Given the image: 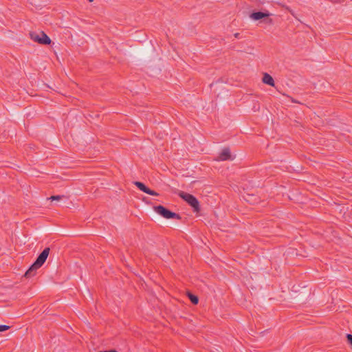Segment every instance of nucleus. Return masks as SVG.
I'll return each mask as SVG.
<instances>
[{"mask_svg": "<svg viewBox=\"0 0 352 352\" xmlns=\"http://www.w3.org/2000/svg\"><path fill=\"white\" fill-rule=\"evenodd\" d=\"M30 38L40 45L51 46L54 44L52 39L43 31L30 32Z\"/></svg>", "mask_w": 352, "mask_h": 352, "instance_id": "nucleus-3", "label": "nucleus"}, {"mask_svg": "<svg viewBox=\"0 0 352 352\" xmlns=\"http://www.w3.org/2000/svg\"><path fill=\"white\" fill-rule=\"evenodd\" d=\"M63 196H60V195H55V196H52L49 198V199L50 200H60Z\"/></svg>", "mask_w": 352, "mask_h": 352, "instance_id": "nucleus-13", "label": "nucleus"}, {"mask_svg": "<svg viewBox=\"0 0 352 352\" xmlns=\"http://www.w3.org/2000/svg\"><path fill=\"white\" fill-rule=\"evenodd\" d=\"M262 81L263 83H265L266 85H270L272 87L274 86V80L273 78L267 73H265L263 74Z\"/></svg>", "mask_w": 352, "mask_h": 352, "instance_id": "nucleus-10", "label": "nucleus"}, {"mask_svg": "<svg viewBox=\"0 0 352 352\" xmlns=\"http://www.w3.org/2000/svg\"><path fill=\"white\" fill-rule=\"evenodd\" d=\"M179 195L193 208L195 212L200 210L199 202L195 196L184 192H180Z\"/></svg>", "mask_w": 352, "mask_h": 352, "instance_id": "nucleus-4", "label": "nucleus"}, {"mask_svg": "<svg viewBox=\"0 0 352 352\" xmlns=\"http://www.w3.org/2000/svg\"><path fill=\"white\" fill-rule=\"evenodd\" d=\"M153 210L157 214L167 219L175 218L179 219V217L177 214L168 210L162 206H154Z\"/></svg>", "mask_w": 352, "mask_h": 352, "instance_id": "nucleus-5", "label": "nucleus"}, {"mask_svg": "<svg viewBox=\"0 0 352 352\" xmlns=\"http://www.w3.org/2000/svg\"><path fill=\"white\" fill-rule=\"evenodd\" d=\"M134 184L141 191H142L148 195H153V196H157L159 195L157 192H155L153 190H151L150 188H148L147 186H146L143 183H142L140 182H135Z\"/></svg>", "mask_w": 352, "mask_h": 352, "instance_id": "nucleus-8", "label": "nucleus"}, {"mask_svg": "<svg viewBox=\"0 0 352 352\" xmlns=\"http://www.w3.org/2000/svg\"><path fill=\"white\" fill-rule=\"evenodd\" d=\"M251 21L258 22V23L272 24L273 19L272 14L267 11H256L252 12L250 16Z\"/></svg>", "mask_w": 352, "mask_h": 352, "instance_id": "nucleus-2", "label": "nucleus"}, {"mask_svg": "<svg viewBox=\"0 0 352 352\" xmlns=\"http://www.w3.org/2000/svg\"><path fill=\"white\" fill-rule=\"evenodd\" d=\"M346 338L348 340L349 343L352 346V335L351 334H347Z\"/></svg>", "mask_w": 352, "mask_h": 352, "instance_id": "nucleus-14", "label": "nucleus"}, {"mask_svg": "<svg viewBox=\"0 0 352 352\" xmlns=\"http://www.w3.org/2000/svg\"><path fill=\"white\" fill-rule=\"evenodd\" d=\"M188 297H189V298H190V301H191L193 304L196 305V304H197V303H198L199 300H198L197 296H195V295H193V294H190L188 295Z\"/></svg>", "mask_w": 352, "mask_h": 352, "instance_id": "nucleus-11", "label": "nucleus"}, {"mask_svg": "<svg viewBox=\"0 0 352 352\" xmlns=\"http://www.w3.org/2000/svg\"><path fill=\"white\" fill-rule=\"evenodd\" d=\"M234 157H232L230 153V150L228 148H224L221 152L219 153L218 156V160L219 161H226V160H232Z\"/></svg>", "mask_w": 352, "mask_h": 352, "instance_id": "nucleus-9", "label": "nucleus"}, {"mask_svg": "<svg viewBox=\"0 0 352 352\" xmlns=\"http://www.w3.org/2000/svg\"><path fill=\"white\" fill-rule=\"evenodd\" d=\"M134 184L141 191H142L148 195H153V196H157L159 195L157 192H155L153 190H151L150 188H148L147 186H146L143 183H142L140 182H135Z\"/></svg>", "mask_w": 352, "mask_h": 352, "instance_id": "nucleus-6", "label": "nucleus"}, {"mask_svg": "<svg viewBox=\"0 0 352 352\" xmlns=\"http://www.w3.org/2000/svg\"><path fill=\"white\" fill-rule=\"evenodd\" d=\"M9 329H10V326H8V325H5V324L0 325V332L6 331Z\"/></svg>", "mask_w": 352, "mask_h": 352, "instance_id": "nucleus-12", "label": "nucleus"}, {"mask_svg": "<svg viewBox=\"0 0 352 352\" xmlns=\"http://www.w3.org/2000/svg\"><path fill=\"white\" fill-rule=\"evenodd\" d=\"M134 184L141 191H142L148 195H153V196H157L159 195L157 192H155L153 190H151L150 188H148L147 186H146L143 183H142L140 182H135Z\"/></svg>", "mask_w": 352, "mask_h": 352, "instance_id": "nucleus-7", "label": "nucleus"}, {"mask_svg": "<svg viewBox=\"0 0 352 352\" xmlns=\"http://www.w3.org/2000/svg\"><path fill=\"white\" fill-rule=\"evenodd\" d=\"M50 248H45L43 252L38 255L35 262L30 267L28 270L25 272V276L28 278L34 276L36 271L40 268L45 262L49 253Z\"/></svg>", "mask_w": 352, "mask_h": 352, "instance_id": "nucleus-1", "label": "nucleus"}]
</instances>
